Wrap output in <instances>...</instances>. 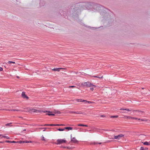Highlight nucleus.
Listing matches in <instances>:
<instances>
[{"instance_id":"39448f33","label":"nucleus","mask_w":150,"mask_h":150,"mask_svg":"<svg viewBox=\"0 0 150 150\" xmlns=\"http://www.w3.org/2000/svg\"><path fill=\"white\" fill-rule=\"evenodd\" d=\"M93 86H94V87H96L95 85L92 84L90 82H87L86 86V87H92Z\"/></svg>"},{"instance_id":"ddd939ff","label":"nucleus","mask_w":150,"mask_h":150,"mask_svg":"<svg viewBox=\"0 0 150 150\" xmlns=\"http://www.w3.org/2000/svg\"><path fill=\"white\" fill-rule=\"evenodd\" d=\"M9 111H21V110L18 109H11L9 110Z\"/></svg>"},{"instance_id":"f8f14e48","label":"nucleus","mask_w":150,"mask_h":150,"mask_svg":"<svg viewBox=\"0 0 150 150\" xmlns=\"http://www.w3.org/2000/svg\"><path fill=\"white\" fill-rule=\"evenodd\" d=\"M41 137V139L42 140L45 141H47V140L46 139H45L43 135Z\"/></svg>"},{"instance_id":"603ef678","label":"nucleus","mask_w":150,"mask_h":150,"mask_svg":"<svg viewBox=\"0 0 150 150\" xmlns=\"http://www.w3.org/2000/svg\"><path fill=\"white\" fill-rule=\"evenodd\" d=\"M101 117H104V116H103V115H101Z\"/></svg>"},{"instance_id":"c756f323","label":"nucleus","mask_w":150,"mask_h":150,"mask_svg":"<svg viewBox=\"0 0 150 150\" xmlns=\"http://www.w3.org/2000/svg\"><path fill=\"white\" fill-rule=\"evenodd\" d=\"M138 112H139V113L141 114L143 112L141 111H138Z\"/></svg>"},{"instance_id":"9b49d317","label":"nucleus","mask_w":150,"mask_h":150,"mask_svg":"<svg viewBox=\"0 0 150 150\" xmlns=\"http://www.w3.org/2000/svg\"><path fill=\"white\" fill-rule=\"evenodd\" d=\"M64 130L65 129H68V130H72L73 128L70 127H66L64 128Z\"/></svg>"},{"instance_id":"a18cd8bd","label":"nucleus","mask_w":150,"mask_h":150,"mask_svg":"<svg viewBox=\"0 0 150 150\" xmlns=\"http://www.w3.org/2000/svg\"><path fill=\"white\" fill-rule=\"evenodd\" d=\"M44 125L45 126H50V124H45Z\"/></svg>"},{"instance_id":"5fc2aeb1","label":"nucleus","mask_w":150,"mask_h":150,"mask_svg":"<svg viewBox=\"0 0 150 150\" xmlns=\"http://www.w3.org/2000/svg\"><path fill=\"white\" fill-rule=\"evenodd\" d=\"M144 88H142V89H144Z\"/></svg>"},{"instance_id":"79ce46f5","label":"nucleus","mask_w":150,"mask_h":150,"mask_svg":"<svg viewBox=\"0 0 150 150\" xmlns=\"http://www.w3.org/2000/svg\"><path fill=\"white\" fill-rule=\"evenodd\" d=\"M84 102L86 104H87L88 103V101H87L86 100H85V101Z\"/></svg>"},{"instance_id":"7c9ffc66","label":"nucleus","mask_w":150,"mask_h":150,"mask_svg":"<svg viewBox=\"0 0 150 150\" xmlns=\"http://www.w3.org/2000/svg\"><path fill=\"white\" fill-rule=\"evenodd\" d=\"M63 125H64L63 124H56V126H60Z\"/></svg>"},{"instance_id":"f03ea898","label":"nucleus","mask_w":150,"mask_h":150,"mask_svg":"<svg viewBox=\"0 0 150 150\" xmlns=\"http://www.w3.org/2000/svg\"><path fill=\"white\" fill-rule=\"evenodd\" d=\"M67 142L66 140L64 139H58L54 144L57 145L62 144Z\"/></svg>"},{"instance_id":"412c9836","label":"nucleus","mask_w":150,"mask_h":150,"mask_svg":"<svg viewBox=\"0 0 150 150\" xmlns=\"http://www.w3.org/2000/svg\"><path fill=\"white\" fill-rule=\"evenodd\" d=\"M87 82H83V83H82L81 84V85L84 86H86Z\"/></svg>"},{"instance_id":"2f4dec72","label":"nucleus","mask_w":150,"mask_h":150,"mask_svg":"<svg viewBox=\"0 0 150 150\" xmlns=\"http://www.w3.org/2000/svg\"><path fill=\"white\" fill-rule=\"evenodd\" d=\"M11 141H9V140H6L5 141V142L7 143H11Z\"/></svg>"},{"instance_id":"4468645a","label":"nucleus","mask_w":150,"mask_h":150,"mask_svg":"<svg viewBox=\"0 0 150 150\" xmlns=\"http://www.w3.org/2000/svg\"><path fill=\"white\" fill-rule=\"evenodd\" d=\"M125 117L128 119H132L133 117L128 116H125Z\"/></svg>"},{"instance_id":"393cba45","label":"nucleus","mask_w":150,"mask_h":150,"mask_svg":"<svg viewBox=\"0 0 150 150\" xmlns=\"http://www.w3.org/2000/svg\"><path fill=\"white\" fill-rule=\"evenodd\" d=\"M74 112L75 113H76V114H82V112Z\"/></svg>"},{"instance_id":"58836bf2","label":"nucleus","mask_w":150,"mask_h":150,"mask_svg":"<svg viewBox=\"0 0 150 150\" xmlns=\"http://www.w3.org/2000/svg\"><path fill=\"white\" fill-rule=\"evenodd\" d=\"M138 120H141V121H143L144 120H142V119H141L140 118H138V119H137Z\"/></svg>"},{"instance_id":"ea45409f","label":"nucleus","mask_w":150,"mask_h":150,"mask_svg":"<svg viewBox=\"0 0 150 150\" xmlns=\"http://www.w3.org/2000/svg\"><path fill=\"white\" fill-rule=\"evenodd\" d=\"M92 102L91 101H88V104L91 103Z\"/></svg>"},{"instance_id":"6e6552de","label":"nucleus","mask_w":150,"mask_h":150,"mask_svg":"<svg viewBox=\"0 0 150 150\" xmlns=\"http://www.w3.org/2000/svg\"><path fill=\"white\" fill-rule=\"evenodd\" d=\"M48 111V112H48V113H46V115H48L49 116H51V115L54 116V114L51 113L52 112H50V111Z\"/></svg>"},{"instance_id":"6e6d98bb","label":"nucleus","mask_w":150,"mask_h":150,"mask_svg":"<svg viewBox=\"0 0 150 150\" xmlns=\"http://www.w3.org/2000/svg\"><path fill=\"white\" fill-rule=\"evenodd\" d=\"M23 130H24V131H25V130H26V129H24Z\"/></svg>"},{"instance_id":"7ed1b4c3","label":"nucleus","mask_w":150,"mask_h":150,"mask_svg":"<svg viewBox=\"0 0 150 150\" xmlns=\"http://www.w3.org/2000/svg\"><path fill=\"white\" fill-rule=\"evenodd\" d=\"M71 142L72 143H78L79 141L77 140L76 138L74 137H72V134L71 135Z\"/></svg>"},{"instance_id":"72a5a7b5","label":"nucleus","mask_w":150,"mask_h":150,"mask_svg":"<svg viewBox=\"0 0 150 150\" xmlns=\"http://www.w3.org/2000/svg\"><path fill=\"white\" fill-rule=\"evenodd\" d=\"M18 143V142H16V141H11V143Z\"/></svg>"},{"instance_id":"8fccbe9b","label":"nucleus","mask_w":150,"mask_h":150,"mask_svg":"<svg viewBox=\"0 0 150 150\" xmlns=\"http://www.w3.org/2000/svg\"><path fill=\"white\" fill-rule=\"evenodd\" d=\"M74 112H75L73 111V112H71V113H74Z\"/></svg>"},{"instance_id":"aec40b11","label":"nucleus","mask_w":150,"mask_h":150,"mask_svg":"<svg viewBox=\"0 0 150 150\" xmlns=\"http://www.w3.org/2000/svg\"><path fill=\"white\" fill-rule=\"evenodd\" d=\"M8 64H11V63H13V64H15V62H12L11 61H8Z\"/></svg>"},{"instance_id":"c9c22d12","label":"nucleus","mask_w":150,"mask_h":150,"mask_svg":"<svg viewBox=\"0 0 150 150\" xmlns=\"http://www.w3.org/2000/svg\"><path fill=\"white\" fill-rule=\"evenodd\" d=\"M55 113L59 114L60 113V112L59 111H57L55 112Z\"/></svg>"},{"instance_id":"4d7b16f0","label":"nucleus","mask_w":150,"mask_h":150,"mask_svg":"<svg viewBox=\"0 0 150 150\" xmlns=\"http://www.w3.org/2000/svg\"><path fill=\"white\" fill-rule=\"evenodd\" d=\"M1 142H0V143H1Z\"/></svg>"},{"instance_id":"6ab92c4d","label":"nucleus","mask_w":150,"mask_h":150,"mask_svg":"<svg viewBox=\"0 0 150 150\" xmlns=\"http://www.w3.org/2000/svg\"><path fill=\"white\" fill-rule=\"evenodd\" d=\"M2 137H4V138H5L6 139H10V138L9 137H8L7 136H3Z\"/></svg>"},{"instance_id":"f257e3e1","label":"nucleus","mask_w":150,"mask_h":150,"mask_svg":"<svg viewBox=\"0 0 150 150\" xmlns=\"http://www.w3.org/2000/svg\"><path fill=\"white\" fill-rule=\"evenodd\" d=\"M29 112H35V113H41L42 112H47L48 111L47 110H42L39 109H35L32 108H30L29 109Z\"/></svg>"},{"instance_id":"4c0bfd02","label":"nucleus","mask_w":150,"mask_h":150,"mask_svg":"<svg viewBox=\"0 0 150 150\" xmlns=\"http://www.w3.org/2000/svg\"><path fill=\"white\" fill-rule=\"evenodd\" d=\"M3 68L1 67H0V71H3Z\"/></svg>"},{"instance_id":"37998d69","label":"nucleus","mask_w":150,"mask_h":150,"mask_svg":"<svg viewBox=\"0 0 150 150\" xmlns=\"http://www.w3.org/2000/svg\"><path fill=\"white\" fill-rule=\"evenodd\" d=\"M121 110H125L126 108H121L120 109Z\"/></svg>"},{"instance_id":"20e7f679","label":"nucleus","mask_w":150,"mask_h":150,"mask_svg":"<svg viewBox=\"0 0 150 150\" xmlns=\"http://www.w3.org/2000/svg\"><path fill=\"white\" fill-rule=\"evenodd\" d=\"M124 136V135L121 134L118 135L117 136H115L114 135V138H112V139H119L120 138L123 137Z\"/></svg>"},{"instance_id":"864d4df0","label":"nucleus","mask_w":150,"mask_h":150,"mask_svg":"<svg viewBox=\"0 0 150 150\" xmlns=\"http://www.w3.org/2000/svg\"><path fill=\"white\" fill-rule=\"evenodd\" d=\"M2 136V135L1 134H0V137Z\"/></svg>"},{"instance_id":"473e14b6","label":"nucleus","mask_w":150,"mask_h":150,"mask_svg":"<svg viewBox=\"0 0 150 150\" xmlns=\"http://www.w3.org/2000/svg\"><path fill=\"white\" fill-rule=\"evenodd\" d=\"M17 142H18L17 143H19L20 144H21L22 143V141H17Z\"/></svg>"},{"instance_id":"f3484780","label":"nucleus","mask_w":150,"mask_h":150,"mask_svg":"<svg viewBox=\"0 0 150 150\" xmlns=\"http://www.w3.org/2000/svg\"><path fill=\"white\" fill-rule=\"evenodd\" d=\"M93 77L95 78H102L103 77V76H102L101 77H99L98 76H93Z\"/></svg>"},{"instance_id":"4be33fe9","label":"nucleus","mask_w":150,"mask_h":150,"mask_svg":"<svg viewBox=\"0 0 150 150\" xmlns=\"http://www.w3.org/2000/svg\"><path fill=\"white\" fill-rule=\"evenodd\" d=\"M118 117V115H115L111 116L110 117L111 118H117Z\"/></svg>"},{"instance_id":"9d476101","label":"nucleus","mask_w":150,"mask_h":150,"mask_svg":"<svg viewBox=\"0 0 150 150\" xmlns=\"http://www.w3.org/2000/svg\"><path fill=\"white\" fill-rule=\"evenodd\" d=\"M76 100L79 102H85V100H82V99H77Z\"/></svg>"},{"instance_id":"423d86ee","label":"nucleus","mask_w":150,"mask_h":150,"mask_svg":"<svg viewBox=\"0 0 150 150\" xmlns=\"http://www.w3.org/2000/svg\"><path fill=\"white\" fill-rule=\"evenodd\" d=\"M22 96L24 98H26L27 99H28V97L25 94L24 92H22Z\"/></svg>"},{"instance_id":"cd10ccee","label":"nucleus","mask_w":150,"mask_h":150,"mask_svg":"<svg viewBox=\"0 0 150 150\" xmlns=\"http://www.w3.org/2000/svg\"><path fill=\"white\" fill-rule=\"evenodd\" d=\"M94 87V86H92V87H91V88H90V89H91V91H93V89H94V88H93V87Z\"/></svg>"},{"instance_id":"2eb2a0df","label":"nucleus","mask_w":150,"mask_h":150,"mask_svg":"<svg viewBox=\"0 0 150 150\" xmlns=\"http://www.w3.org/2000/svg\"><path fill=\"white\" fill-rule=\"evenodd\" d=\"M78 126H85V127H88V126L87 125H84L83 124H78Z\"/></svg>"},{"instance_id":"bb28decb","label":"nucleus","mask_w":150,"mask_h":150,"mask_svg":"<svg viewBox=\"0 0 150 150\" xmlns=\"http://www.w3.org/2000/svg\"><path fill=\"white\" fill-rule=\"evenodd\" d=\"M50 126H56V124H50Z\"/></svg>"},{"instance_id":"b1692460","label":"nucleus","mask_w":150,"mask_h":150,"mask_svg":"<svg viewBox=\"0 0 150 150\" xmlns=\"http://www.w3.org/2000/svg\"><path fill=\"white\" fill-rule=\"evenodd\" d=\"M76 87L75 86H69L68 87V88H76Z\"/></svg>"},{"instance_id":"0eeeda50","label":"nucleus","mask_w":150,"mask_h":150,"mask_svg":"<svg viewBox=\"0 0 150 150\" xmlns=\"http://www.w3.org/2000/svg\"><path fill=\"white\" fill-rule=\"evenodd\" d=\"M62 69V68H54L53 69V70L55 71H60V70L61 69Z\"/></svg>"},{"instance_id":"5701e85b","label":"nucleus","mask_w":150,"mask_h":150,"mask_svg":"<svg viewBox=\"0 0 150 150\" xmlns=\"http://www.w3.org/2000/svg\"><path fill=\"white\" fill-rule=\"evenodd\" d=\"M57 130L59 131H63L64 130V129H62L61 128H59L57 129Z\"/></svg>"},{"instance_id":"dca6fc26","label":"nucleus","mask_w":150,"mask_h":150,"mask_svg":"<svg viewBox=\"0 0 150 150\" xmlns=\"http://www.w3.org/2000/svg\"><path fill=\"white\" fill-rule=\"evenodd\" d=\"M90 144H91L96 145V144H97V142H91V143Z\"/></svg>"},{"instance_id":"c85d7f7f","label":"nucleus","mask_w":150,"mask_h":150,"mask_svg":"<svg viewBox=\"0 0 150 150\" xmlns=\"http://www.w3.org/2000/svg\"><path fill=\"white\" fill-rule=\"evenodd\" d=\"M140 150H145L144 149V148L143 147H140Z\"/></svg>"},{"instance_id":"a878e982","label":"nucleus","mask_w":150,"mask_h":150,"mask_svg":"<svg viewBox=\"0 0 150 150\" xmlns=\"http://www.w3.org/2000/svg\"><path fill=\"white\" fill-rule=\"evenodd\" d=\"M32 142L31 141H25V143H32Z\"/></svg>"},{"instance_id":"49530a36","label":"nucleus","mask_w":150,"mask_h":150,"mask_svg":"<svg viewBox=\"0 0 150 150\" xmlns=\"http://www.w3.org/2000/svg\"><path fill=\"white\" fill-rule=\"evenodd\" d=\"M144 149L145 150H148V148H144Z\"/></svg>"},{"instance_id":"09e8293b","label":"nucleus","mask_w":150,"mask_h":150,"mask_svg":"<svg viewBox=\"0 0 150 150\" xmlns=\"http://www.w3.org/2000/svg\"><path fill=\"white\" fill-rule=\"evenodd\" d=\"M25 141H22V143H25Z\"/></svg>"},{"instance_id":"c03bdc74","label":"nucleus","mask_w":150,"mask_h":150,"mask_svg":"<svg viewBox=\"0 0 150 150\" xmlns=\"http://www.w3.org/2000/svg\"><path fill=\"white\" fill-rule=\"evenodd\" d=\"M121 110H125L126 108H121L120 109Z\"/></svg>"},{"instance_id":"3c124183","label":"nucleus","mask_w":150,"mask_h":150,"mask_svg":"<svg viewBox=\"0 0 150 150\" xmlns=\"http://www.w3.org/2000/svg\"><path fill=\"white\" fill-rule=\"evenodd\" d=\"M17 78H19L18 76H17Z\"/></svg>"},{"instance_id":"a19ab883","label":"nucleus","mask_w":150,"mask_h":150,"mask_svg":"<svg viewBox=\"0 0 150 150\" xmlns=\"http://www.w3.org/2000/svg\"><path fill=\"white\" fill-rule=\"evenodd\" d=\"M84 102L86 104H87L88 103V101H87L86 100H85V101Z\"/></svg>"},{"instance_id":"f704fd0d","label":"nucleus","mask_w":150,"mask_h":150,"mask_svg":"<svg viewBox=\"0 0 150 150\" xmlns=\"http://www.w3.org/2000/svg\"><path fill=\"white\" fill-rule=\"evenodd\" d=\"M137 119H138V118H137L133 117L132 120H137Z\"/></svg>"},{"instance_id":"de8ad7c7","label":"nucleus","mask_w":150,"mask_h":150,"mask_svg":"<svg viewBox=\"0 0 150 150\" xmlns=\"http://www.w3.org/2000/svg\"><path fill=\"white\" fill-rule=\"evenodd\" d=\"M102 144L101 142H97V144Z\"/></svg>"},{"instance_id":"a211bd4d","label":"nucleus","mask_w":150,"mask_h":150,"mask_svg":"<svg viewBox=\"0 0 150 150\" xmlns=\"http://www.w3.org/2000/svg\"><path fill=\"white\" fill-rule=\"evenodd\" d=\"M12 123L11 122H10V123H9L6 124V126H12V125H11V124H12Z\"/></svg>"},{"instance_id":"e433bc0d","label":"nucleus","mask_w":150,"mask_h":150,"mask_svg":"<svg viewBox=\"0 0 150 150\" xmlns=\"http://www.w3.org/2000/svg\"><path fill=\"white\" fill-rule=\"evenodd\" d=\"M125 110H127V111H131L129 109H126Z\"/></svg>"},{"instance_id":"1a4fd4ad","label":"nucleus","mask_w":150,"mask_h":150,"mask_svg":"<svg viewBox=\"0 0 150 150\" xmlns=\"http://www.w3.org/2000/svg\"><path fill=\"white\" fill-rule=\"evenodd\" d=\"M142 143H143V144L145 145H150V142H142Z\"/></svg>"}]
</instances>
